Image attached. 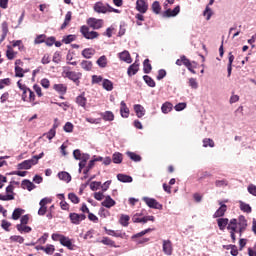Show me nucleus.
<instances>
[{"instance_id": "473e14b6", "label": "nucleus", "mask_w": 256, "mask_h": 256, "mask_svg": "<svg viewBox=\"0 0 256 256\" xmlns=\"http://www.w3.org/2000/svg\"><path fill=\"white\" fill-rule=\"evenodd\" d=\"M102 87H103V89H105L106 91H113V82H111V80L104 79V80L102 81Z\"/></svg>"}, {"instance_id": "72a5a7b5", "label": "nucleus", "mask_w": 256, "mask_h": 256, "mask_svg": "<svg viewBox=\"0 0 256 256\" xmlns=\"http://www.w3.org/2000/svg\"><path fill=\"white\" fill-rule=\"evenodd\" d=\"M58 177L59 179H61V181H66V183H69L71 181V174H69L68 172H59Z\"/></svg>"}, {"instance_id": "f8f14e48", "label": "nucleus", "mask_w": 256, "mask_h": 256, "mask_svg": "<svg viewBox=\"0 0 256 256\" xmlns=\"http://www.w3.org/2000/svg\"><path fill=\"white\" fill-rule=\"evenodd\" d=\"M94 11L96 13H109V5H105L102 2H97L94 5Z\"/></svg>"}, {"instance_id": "412c9836", "label": "nucleus", "mask_w": 256, "mask_h": 256, "mask_svg": "<svg viewBox=\"0 0 256 256\" xmlns=\"http://www.w3.org/2000/svg\"><path fill=\"white\" fill-rule=\"evenodd\" d=\"M21 187L22 189H27V191H33V189H35V184L30 180L25 179L22 181Z\"/></svg>"}, {"instance_id": "13d9d810", "label": "nucleus", "mask_w": 256, "mask_h": 256, "mask_svg": "<svg viewBox=\"0 0 256 256\" xmlns=\"http://www.w3.org/2000/svg\"><path fill=\"white\" fill-rule=\"evenodd\" d=\"M186 108H187V103L185 102L178 103L174 106L175 111H183Z\"/></svg>"}, {"instance_id": "5fc2aeb1", "label": "nucleus", "mask_w": 256, "mask_h": 256, "mask_svg": "<svg viewBox=\"0 0 256 256\" xmlns=\"http://www.w3.org/2000/svg\"><path fill=\"white\" fill-rule=\"evenodd\" d=\"M6 57H8V59L10 60L15 59V52L13 51V48H11V46H8V50L6 51Z\"/></svg>"}, {"instance_id": "0eeeda50", "label": "nucleus", "mask_w": 256, "mask_h": 256, "mask_svg": "<svg viewBox=\"0 0 256 256\" xmlns=\"http://www.w3.org/2000/svg\"><path fill=\"white\" fill-rule=\"evenodd\" d=\"M162 251L164 255H167V256L173 255V242H171V240H163Z\"/></svg>"}, {"instance_id": "9d476101", "label": "nucleus", "mask_w": 256, "mask_h": 256, "mask_svg": "<svg viewBox=\"0 0 256 256\" xmlns=\"http://www.w3.org/2000/svg\"><path fill=\"white\" fill-rule=\"evenodd\" d=\"M33 165H37V161L33 160V158H32V159H29V160H24L22 163H19L17 165V169H19V170H23V169L27 170V169H31V167Z\"/></svg>"}, {"instance_id": "de8ad7c7", "label": "nucleus", "mask_w": 256, "mask_h": 256, "mask_svg": "<svg viewBox=\"0 0 256 256\" xmlns=\"http://www.w3.org/2000/svg\"><path fill=\"white\" fill-rule=\"evenodd\" d=\"M77 37L75 35H68L65 36L62 40V43H65L66 45H69V43H73Z\"/></svg>"}, {"instance_id": "774afa93", "label": "nucleus", "mask_w": 256, "mask_h": 256, "mask_svg": "<svg viewBox=\"0 0 256 256\" xmlns=\"http://www.w3.org/2000/svg\"><path fill=\"white\" fill-rule=\"evenodd\" d=\"M16 77H23V68L20 66H15Z\"/></svg>"}, {"instance_id": "393cba45", "label": "nucleus", "mask_w": 256, "mask_h": 256, "mask_svg": "<svg viewBox=\"0 0 256 256\" xmlns=\"http://www.w3.org/2000/svg\"><path fill=\"white\" fill-rule=\"evenodd\" d=\"M121 107H120V113L121 117L124 119H127L129 117V108L127 107V104H125L123 101L121 102Z\"/></svg>"}, {"instance_id": "aec40b11", "label": "nucleus", "mask_w": 256, "mask_h": 256, "mask_svg": "<svg viewBox=\"0 0 256 256\" xmlns=\"http://www.w3.org/2000/svg\"><path fill=\"white\" fill-rule=\"evenodd\" d=\"M137 71H139V63L135 61V63L129 66L127 73L129 77H133V75H135Z\"/></svg>"}, {"instance_id": "8fccbe9b", "label": "nucleus", "mask_w": 256, "mask_h": 256, "mask_svg": "<svg viewBox=\"0 0 256 256\" xmlns=\"http://www.w3.org/2000/svg\"><path fill=\"white\" fill-rule=\"evenodd\" d=\"M143 79H144L145 83H147V85H148L149 87H155V80H154L153 78H151V77L145 75V76L143 77Z\"/></svg>"}, {"instance_id": "1a4fd4ad", "label": "nucleus", "mask_w": 256, "mask_h": 256, "mask_svg": "<svg viewBox=\"0 0 256 256\" xmlns=\"http://www.w3.org/2000/svg\"><path fill=\"white\" fill-rule=\"evenodd\" d=\"M238 233L241 237V235H243V233H245V231L247 230V219L245 218V216L241 215L238 218Z\"/></svg>"}, {"instance_id": "4c0bfd02", "label": "nucleus", "mask_w": 256, "mask_h": 256, "mask_svg": "<svg viewBox=\"0 0 256 256\" xmlns=\"http://www.w3.org/2000/svg\"><path fill=\"white\" fill-rule=\"evenodd\" d=\"M161 109H162V113H165V114L170 113V111L173 110V104H171L170 102H166L162 105Z\"/></svg>"}, {"instance_id": "3c124183", "label": "nucleus", "mask_w": 256, "mask_h": 256, "mask_svg": "<svg viewBox=\"0 0 256 256\" xmlns=\"http://www.w3.org/2000/svg\"><path fill=\"white\" fill-rule=\"evenodd\" d=\"M203 147H215V142L213 141V139L205 138L203 140Z\"/></svg>"}, {"instance_id": "e433bc0d", "label": "nucleus", "mask_w": 256, "mask_h": 256, "mask_svg": "<svg viewBox=\"0 0 256 256\" xmlns=\"http://www.w3.org/2000/svg\"><path fill=\"white\" fill-rule=\"evenodd\" d=\"M41 251H45L47 255H53L55 253V246L54 245H47L46 247L41 246Z\"/></svg>"}, {"instance_id": "2eb2a0df", "label": "nucleus", "mask_w": 256, "mask_h": 256, "mask_svg": "<svg viewBox=\"0 0 256 256\" xmlns=\"http://www.w3.org/2000/svg\"><path fill=\"white\" fill-rule=\"evenodd\" d=\"M117 202L111 198V196H105L104 201L101 203L102 207H106V209H111V207H115Z\"/></svg>"}, {"instance_id": "7c9ffc66", "label": "nucleus", "mask_w": 256, "mask_h": 256, "mask_svg": "<svg viewBox=\"0 0 256 256\" xmlns=\"http://www.w3.org/2000/svg\"><path fill=\"white\" fill-rule=\"evenodd\" d=\"M131 218L129 217V215H125L122 214L119 220L120 225H122V227H129V220Z\"/></svg>"}, {"instance_id": "f704fd0d", "label": "nucleus", "mask_w": 256, "mask_h": 256, "mask_svg": "<svg viewBox=\"0 0 256 256\" xmlns=\"http://www.w3.org/2000/svg\"><path fill=\"white\" fill-rule=\"evenodd\" d=\"M23 209H21V208H16L14 211H13V213H12V219L14 220V221H17V220H19V219H21V215H23Z\"/></svg>"}, {"instance_id": "c03bdc74", "label": "nucleus", "mask_w": 256, "mask_h": 256, "mask_svg": "<svg viewBox=\"0 0 256 256\" xmlns=\"http://www.w3.org/2000/svg\"><path fill=\"white\" fill-rule=\"evenodd\" d=\"M240 209L244 213H251L252 211L251 206L245 202H240Z\"/></svg>"}, {"instance_id": "864d4df0", "label": "nucleus", "mask_w": 256, "mask_h": 256, "mask_svg": "<svg viewBox=\"0 0 256 256\" xmlns=\"http://www.w3.org/2000/svg\"><path fill=\"white\" fill-rule=\"evenodd\" d=\"M9 85H11V79L6 78V79L0 80V89H5V87Z\"/></svg>"}, {"instance_id": "bb28decb", "label": "nucleus", "mask_w": 256, "mask_h": 256, "mask_svg": "<svg viewBox=\"0 0 256 256\" xmlns=\"http://www.w3.org/2000/svg\"><path fill=\"white\" fill-rule=\"evenodd\" d=\"M100 243H102L103 245H107L108 247H115V248L119 247L115 244V241H113L109 237H103Z\"/></svg>"}, {"instance_id": "39448f33", "label": "nucleus", "mask_w": 256, "mask_h": 256, "mask_svg": "<svg viewBox=\"0 0 256 256\" xmlns=\"http://www.w3.org/2000/svg\"><path fill=\"white\" fill-rule=\"evenodd\" d=\"M69 219L73 225H80L81 221L87 219V216L85 214L70 213Z\"/></svg>"}, {"instance_id": "5701e85b", "label": "nucleus", "mask_w": 256, "mask_h": 256, "mask_svg": "<svg viewBox=\"0 0 256 256\" xmlns=\"http://www.w3.org/2000/svg\"><path fill=\"white\" fill-rule=\"evenodd\" d=\"M134 111L139 119L145 115V108L140 104L134 105Z\"/></svg>"}, {"instance_id": "f257e3e1", "label": "nucleus", "mask_w": 256, "mask_h": 256, "mask_svg": "<svg viewBox=\"0 0 256 256\" xmlns=\"http://www.w3.org/2000/svg\"><path fill=\"white\" fill-rule=\"evenodd\" d=\"M153 229L148 228L145 229L137 234H134L131 239L136 243V245H145V243H149L150 239L149 238H143L144 235H147V233H151Z\"/></svg>"}, {"instance_id": "603ef678", "label": "nucleus", "mask_w": 256, "mask_h": 256, "mask_svg": "<svg viewBox=\"0 0 256 256\" xmlns=\"http://www.w3.org/2000/svg\"><path fill=\"white\" fill-rule=\"evenodd\" d=\"M152 11L154 13H156L157 15H159V13L161 12V5H159V2L158 1H155L153 4H152Z\"/></svg>"}, {"instance_id": "79ce46f5", "label": "nucleus", "mask_w": 256, "mask_h": 256, "mask_svg": "<svg viewBox=\"0 0 256 256\" xmlns=\"http://www.w3.org/2000/svg\"><path fill=\"white\" fill-rule=\"evenodd\" d=\"M54 89L61 95H65V91H67V87H65L63 84H55Z\"/></svg>"}, {"instance_id": "680f3d73", "label": "nucleus", "mask_w": 256, "mask_h": 256, "mask_svg": "<svg viewBox=\"0 0 256 256\" xmlns=\"http://www.w3.org/2000/svg\"><path fill=\"white\" fill-rule=\"evenodd\" d=\"M94 235H95V230L94 229H90L84 235V239H86V240L93 239Z\"/></svg>"}, {"instance_id": "4468645a", "label": "nucleus", "mask_w": 256, "mask_h": 256, "mask_svg": "<svg viewBox=\"0 0 256 256\" xmlns=\"http://www.w3.org/2000/svg\"><path fill=\"white\" fill-rule=\"evenodd\" d=\"M118 57L120 61H124V63H133V59H131V54H129V51L127 50L118 53Z\"/></svg>"}, {"instance_id": "58836bf2", "label": "nucleus", "mask_w": 256, "mask_h": 256, "mask_svg": "<svg viewBox=\"0 0 256 256\" xmlns=\"http://www.w3.org/2000/svg\"><path fill=\"white\" fill-rule=\"evenodd\" d=\"M10 241L12 243H20L23 244L25 242V238H23V236H19V235H13L10 237Z\"/></svg>"}, {"instance_id": "bf43d9fd", "label": "nucleus", "mask_w": 256, "mask_h": 256, "mask_svg": "<svg viewBox=\"0 0 256 256\" xmlns=\"http://www.w3.org/2000/svg\"><path fill=\"white\" fill-rule=\"evenodd\" d=\"M101 187V182L93 181L90 183L91 191H97Z\"/></svg>"}, {"instance_id": "052dcab7", "label": "nucleus", "mask_w": 256, "mask_h": 256, "mask_svg": "<svg viewBox=\"0 0 256 256\" xmlns=\"http://www.w3.org/2000/svg\"><path fill=\"white\" fill-rule=\"evenodd\" d=\"M64 131L66 133H73V124L71 122H67L65 125H64Z\"/></svg>"}, {"instance_id": "0e129e2a", "label": "nucleus", "mask_w": 256, "mask_h": 256, "mask_svg": "<svg viewBox=\"0 0 256 256\" xmlns=\"http://www.w3.org/2000/svg\"><path fill=\"white\" fill-rule=\"evenodd\" d=\"M94 199H96V201H103V199H105L103 191L94 193Z\"/></svg>"}, {"instance_id": "9b49d317", "label": "nucleus", "mask_w": 256, "mask_h": 256, "mask_svg": "<svg viewBox=\"0 0 256 256\" xmlns=\"http://www.w3.org/2000/svg\"><path fill=\"white\" fill-rule=\"evenodd\" d=\"M87 24L92 29H101V27H103V21L97 18H89Z\"/></svg>"}, {"instance_id": "ddd939ff", "label": "nucleus", "mask_w": 256, "mask_h": 256, "mask_svg": "<svg viewBox=\"0 0 256 256\" xmlns=\"http://www.w3.org/2000/svg\"><path fill=\"white\" fill-rule=\"evenodd\" d=\"M136 9L137 11H139V13H147V9H149V6L147 5V1L137 0Z\"/></svg>"}, {"instance_id": "c9c22d12", "label": "nucleus", "mask_w": 256, "mask_h": 256, "mask_svg": "<svg viewBox=\"0 0 256 256\" xmlns=\"http://www.w3.org/2000/svg\"><path fill=\"white\" fill-rule=\"evenodd\" d=\"M80 65L84 71H91L93 69V63L89 60L82 61Z\"/></svg>"}, {"instance_id": "69168bd1", "label": "nucleus", "mask_w": 256, "mask_h": 256, "mask_svg": "<svg viewBox=\"0 0 256 256\" xmlns=\"http://www.w3.org/2000/svg\"><path fill=\"white\" fill-rule=\"evenodd\" d=\"M1 227L2 229H4V231H9V227H11V223L7 220H2Z\"/></svg>"}, {"instance_id": "49530a36", "label": "nucleus", "mask_w": 256, "mask_h": 256, "mask_svg": "<svg viewBox=\"0 0 256 256\" xmlns=\"http://www.w3.org/2000/svg\"><path fill=\"white\" fill-rule=\"evenodd\" d=\"M143 67L144 73H151L152 66L151 63H149V59L144 60Z\"/></svg>"}, {"instance_id": "37998d69", "label": "nucleus", "mask_w": 256, "mask_h": 256, "mask_svg": "<svg viewBox=\"0 0 256 256\" xmlns=\"http://www.w3.org/2000/svg\"><path fill=\"white\" fill-rule=\"evenodd\" d=\"M68 199L71 201V203H74V205L79 204V201H80L78 195L75 193H69Z\"/></svg>"}, {"instance_id": "f03ea898", "label": "nucleus", "mask_w": 256, "mask_h": 256, "mask_svg": "<svg viewBox=\"0 0 256 256\" xmlns=\"http://www.w3.org/2000/svg\"><path fill=\"white\" fill-rule=\"evenodd\" d=\"M73 157L76 161H80L79 169H85V165H87V161L89 159V154L81 153V150L76 149L73 151Z\"/></svg>"}, {"instance_id": "4d7b16f0", "label": "nucleus", "mask_w": 256, "mask_h": 256, "mask_svg": "<svg viewBox=\"0 0 256 256\" xmlns=\"http://www.w3.org/2000/svg\"><path fill=\"white\" fill-rule=\"evenodd\" d=\"M57 131L55 129H50L48 133H45L44 136H46L47 139H49V141H51V139H53L56 135Z\"/></svg>"}, {"instance_id": "a211bd4d", "label": "nucleus", "mask_w": 256, "mask_h": 256, "mask_svg": "<svg viewBox=\"0 0 256 256\" xmlns=\"http://www.w3.org/2000/svg\"><path fill=\"white\" fill-rule=\"evenodd\" d=\"M181 11V8L179 6H176L173 10L168 9L165 11L164 15L165 17H177Z\"/></svg>"}, {"instance_id": "09e8293b", "label": "nucleus", "mask_w": 256, "mask_h": 256, "mask_svg": "<svg viewBox=\"0 0 256 256\" xmlns=\"http://www.w3.org/2000/svg\"><path fill=\"white\" fill-rule=\"evenodd\" d=\"M45 39H47V36H45V34H40L35 38L34 43L35 45L45 43Z\"/></svg>"}, {"instance_id": "20e7f679", "label": "nucleus", "mask_w": 256, "mask_h": 256, "mask_svg": "<svg viewBox=\"0 0 256 256\" xmlns=\"http://www.w3.org/2000/svg\"><path fill=\"white\" fill-rule=\"evenodd\" d=\"M80 31L85 39H97L99 37V33L95 31H89V27L87 26H82Z\"/></svg>"}, {"instance_id": "ea45409f", "label": "nucleus", "mask_w": 256, "mask_h": 256, "mask_svg": "<svg viewBox=\"0 0 256 256\" xmlns=\"http://www.w3.org/2000/svg\"><path fill=\"white\" fill-rule=\"evenodd\" d=\"M97 65L100 66L102 69L107 67V56L103 55L97 60Z\"/></svg>"}, {"instance_id": "a19ab883", "label": "nucleus", "mask_w": 256, "mask_h": 256, "mask_svg": "<svg viewBox=\"0 0 256 256\" xmlns=\"http://www.w3.org/2000/svg\"><path fill=\"white\" fill-rule=\"evenodd\" d=\"M126 154L132 161H135V163H139V161H141V156L135 152H127Z\"/></svg>"}, {"instance_id": "6e6d98bb", "label": "nucleus", "mask_w": 256, "mask_h": 256, "mask_svg": "<svg viewBox=\"0 0 256 256\" xmlns=\"http://www.w3.org/2000/svg\"><path fill=\"white\" fill-rule=\"evenodd\" d=\"M76 103L80 105V107H85L87 105V98L85 97H77L76 98Z\"/></svg>"}, {"instance_id": "a18cd8bd", "label": "nucleus", "mask_w": 256, "mask_h": 256, "mask_svg": "<svg viewBox=\"0 0 256 256\" xmlns=\"http://www.w3.org/2000/svg\"><path fill=\"white\" fill-rule=\"evenodd\" d=\"M203 15L206 17V21H209L211 17H213V10H211L209 6H206Z\"/></svg>"}, {"instance_id": "6e6552de", "label": "nucleus", "mask_w": 256, "mask_h": 256, "mask_svg": "<svg viewBox=\"0 0 256 256\" xmlns=\"http://www.w3.org/2000/svg\"><path fill=\"white\" fill-rule=\"evenodd\" d=\"M65 77L70 79V81H73L76 83V85H79V79H81V73L80 72H74V71H64Z\"/></svg>"}, {"instance_id": "a878e982", "label": "nucleus", "mask_w": 256, "mask_h": 256, "mask_svg": "<svg viewBox=\"0 0 256 256\" xmlns=\"http://www.w3.org/2000/svg\"><path fill=\"white\" fill-rule=\"evenodd\" d=\"M112 161L116 165H120V163H123V154L121 152H116L112 155Z\"/></svg>"}, {"instance_id": "dca6fc26", "label": "nucleus", "mask_w": 256, "mask_h": 256, "mask_svg": "<svg viewBox=\"0 0 256 256\" xmlns=\"http://www.w3.org/2000/svg\"><path fill=\"white\" fill-rule=\"evenodd\" d=\"M225 213H227V205L220 206L216 212L213 214L214 219H219L221 217L225 216Z\"/></svg>"}, {"instance_id": "b1692460", "label": "nucleus", "mask_w": 256, "mask_h": 256, "mask_svg": "<svg viewBox=\"0 0 256 256\" xmlns=\"http://www.w3.org/2000/svg\"><path fill=\"white\" fill-rule=\"evenodd\" d=\"M117 179L121 181V183H133V177L126 174H118Z\"/></svg>"}, {"instance_id": "cd10ccee", "label": "nucleus", "mask_w": 256, "mask_h": 256, "mask_svg": "<svg viewBox=\"0 0 256 256\" xmlns=\"http://www.w3.org/2000/svg\"><path fill=\"white\" fill-rule=\"evenodd\" d=\"M95 55V49L93 48H86L82 51V56H84L85 59H91Z\"/></svg>"}, {"instance_id": "4be33fe9", "label": "nucleus", "mask_w": 256, "mask_h": 256, "mask_svg": "<svg viewBox=\"0 0 256 256\" xmlns=\"http://www.w3.org/2000/svg\"><path fill=\"white\" fill-rule=\"evenodd\" d=\"M16 229L19 233H31L33 230L30 226H27V224H17Z\"/></svg>"}, {"instance_id": "c756f323", "label": "nucleus", "mask_w": 256, "mask_h": 256, "mask_svg": "<svg viewBox=\"0 0 256 256\" xmlns=\"http://www.w3.org/2000/svg\"><path fill=\"white\" fill-rule=\"evenodd\" d=\"M102 119H104V121H114L115 120V114H113V112L111 111H106L104 113L101 114Z\"/></svg>"}, {"instance_id": "7ed1b4c3", "label": "nucleus", "mask_w": 256, "mask_h": 256, "mask_svg": "<svg viewBox=\"0 0 256 256\" xmlns=\"http://www.w3.org/2000/svg\"><path fill=\"white\" fill-rule=\"evenodd\" d=\"M142 201H144L150 209H158L159 211L163 209V204L159 203L155 198L143 197Z\"/></svg>"}, {"instance_id": "6ab92c4d", "label": "nucleus", "mask_w": 256, "mask_h": 256, "mask_svg": "<svg viewBox=\"0 0 256 256\" xmlns=\"http://www.w3.org/2000/svg\"><path fill=\"white\" fill-rule=\"evenodd\" d=\"M217 224L220 231H225V228L229 225V218H218Z\"/></svg>"}, {"instance_id": "338daca9", "label": "nucleus", "mask_w": 256, "mask_h": 256, "mask_svg": "<svg viewBox=\"0 0 256 256\" xmlns=\"http://www.w3.org/2000/svg\"><path fill=\"white\" fill-rule=\"evenodd\" d=\"M215 186L216 187H227V180H216Z\"/></svg>"}, {"instance_id": "e2e57ef3", "label": "nucleus", "mask_w": 256, "mask_h": 256, "mask_svg": "<svg viewBox=\"0 0 256 256\" xmlns=\"http://www.w3.org/2000/svg\"><path fill=\"white\" fill-rule=\"evenodd\" d=\"M248 193H250V195H253L254 197H256V186L254 184L248 185Z\"/></svg>"}, {"instance_id": "f3484780", "label": "nucleus", "mask_w": 256, "mask_h": 256, "mask_svg": "<svg viewBox=\"0 0 256 256\" xmlns=\"http://www.w3.org/2000/svg\"><path fill=\"white\" fill-rule=\"evenodd\" d=\"M60 243L63 245V247H67L70 251H73V242H71V239L67 236H63L60 239Z\"/></svg>"}, {"instance_id": "423d86ee", "label": "nucleus", "mask_w": 256, "mask_h": 256, "mask_svg": "<svg viewBox=\"0 0 256 256\" xmlns=\"http://www.w3.org/2000/svg\"><path fill=\"white\" fill-rule=\"evenodd\" d=\"M14 189L15 187H13V185H8L6 187L7 195L0 194V201H13L15 199V196L13 195Z\"/></svg>"}, {"instance_id": "c85d7f7f", "label": "nucleus", "mask_w": 256, "mask_h": 256, "mask_svg": "<svg viewBox=\"0 0 256 256\" xmlns=\"http://www.w3.org/2000/svg\"><path fill=\"white\" fill-rule=\"evenodd\" d=\"M7 33H9V26H8L7 22H3L2 23V36L0 39V43H3V41H5V37H7Z\"/></svg>"}, {"instance_id": "2f4dec72", "label": "nucleus", "mask_w": 256, "mask_h": 256, "mask_svg": "<svg viewBox=\"0 0 256 256\" xmlns=\"http://www.w3.org/2000/svg\"><path fill=\"white\" fill-rule=\"evenodd\" d=\"M132 222L145 224L144 216L141 213H136L132 216Z\"/></svg>"}]
</instances>
